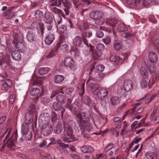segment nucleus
Instances as JSON below:
<instances>
[{
	"mask_svg": "<svg viewBox=\"0 0 159 159\" xmlns=\"http://www.w3.org/2000/svg\"><path fill=\"white\" fill-rule=\"evenodd\" d=\"M91 88V92L94 95H96L98 100L101 101L100 103L103 107H105L107 104L105 98L107 96L108 91L105 89L100 88V86L98 85H95L91 84L90 85Z\"/></svg>",
	"mask_w": 159,
	"mask_h": 159,
	"instance_id": "nucleus-1",
	"label": "nucleus"
},
{
	"mask_svg": "<svg viewBox=\"0 0 159 159\" xmlns=\"http://www.w3.org/2000/svg\"><path fill=\"white\" fill-rule=\"evenodd\" d=\"M75 109L76 111H74V114L76 118L77 125H80V126L82 127L81 124L83 123L89 122V120L91 116L90 112L87 110L81 113L80 111L82 109V104L81 107H77Z\"/></svg>",
	"mask_w": 159,
	"mask_h": 159,
	"instance_id": "nucleus-2",
	"label": "nucleus"
},
{
	"mask_svg": "<svg viewBox=\"0 0 159 159\" xmlns=\"http://www.w3.org/2000/svg\"><path fill=\"white\" fill-rule=\"evenodd\" d=\"M64 133L66 134L67 135L69 136L68 137L66 135L63 134H62L61 138L65 142H71L78 140V138L72 136L73 130L72 128H69L64 126Z\"/></svg>",
	"mask_w": 159,
	"mask_h": 159,
	"instance_id": "nucleus-3",
	"label": "nucleus"
},
{
	"mask_svg": "<svg viewBox=\"0 0 159 159\" xmlns=\"http://www.w3.org/2000/svg\"><path fill=\"white\" fill-rule=\"evenodd\" d=\"M78 88L79 93L82 97V102L85 104L89 106L91 102V100L90 97L87 95L82 96L84 93V83H82L80 84Z\"/></svg>",
	"mask_w": 159,
	"mask_h": 159,
	"instance_id": "nucleus-4",
	"label": "nucleus"
},
{
	"mask_svg": "<svg viewBox=\"0 0 159 159\" xmlns=\"http://www.w3.org/2000/svg\"><path fill=\"white\" fill-rule=\"evenodd\" d=\"M49 6L50 9L51 11L56 14H58L56 16V18H54V22L56 24L57 23L58 25L60 24L62 22V19L60 15H61L63 17L65 18V15L63 13L62 11L61 10L55 7V6H52V5H49Z\"/></svg>",
	"mask_w": 159,
	"mask_h": 159,
	"instance_id": "nucleus-5",
	"label": "nucleus"
},
{
	"mask_svg": "<svg viewBox=\"0 0 159 159\" xmlns=\"http://www.w3.org/2000/svg\"><path fill=\"white\" fill-rule=\"evenodd\" d=\"M51 120L50 122L53 127H55V131L57 134L60 133L62 131V126L61 124L57 123L56 121L57 120V116L55 112L52 111L51 115Z\"/></svg>",
	"mask_w": 159,
	"mask_h": 159,
	"instance_id": "nucleus-6",
	"label": "nucleus"
},
{
	"mask_svg": "<svg viewBox=\"0 0 159 159\" xmlns=\"http://www.w3.org/2000/svg\"><path fill=\"white\" fill-rule=\"evenodd\" d=\"M159 77H157L155 76H152L151 77L149 81L148 84V81L144 79H142L141 81V85L143 88H146L148 86L149 88H151L155 82L158 80Z\"/></svg>",
	"mask_w": 159,
	"mask_h": 159,
	"instance_id": "nucleus-7",
	"label": "nucleus"
},
{
	"mask_svg": "<svg viewBox=\"0 0 159 159\" xmlns=\"http://www.w3.org/2000/svg\"><path fill=\"white\" fill-rule=\"evenodd\" d=\"M63 63L65 66L69 67L72 70H75L77 69V66L75 63L74 60L71 57H66L64 60Z\"/></svg>",
	"mask_w": 159,
	"mask_h": 159,
	"instance_id": "nucleus-8",
	"label": "nucleus"
},
{
	"mask_svg": "<svg viewBox=\"0 0 159 159\" xmlns=\"http://www.w3.org/2000/svg\"><path fill=\"white\" fill-rule=\"evenodd\" d=\"M71 101L72 100L71 99H68L67 103L65 105V107L66 108H68L72 112L74 113L75 112V111H74L76 110L75 108H76V106L79 107H81L82 103L80 102L75 101L74 103L71 105ZM75 111H76V110H75Z\"/></svg>",
	"mask_w": 159,
	"mask_h": 159,
	"instance_id": "nucleus-9",
	"label": "nucleus"
},
{
	"mask_svg": "<svg viewBox=\"0 0 159 159\" xmlns=\"http://www.w3.org/2000/svg\"><path fill=\"white\" fill-rule=\"evenodd\" d=\"M81 124L82 127L80 126V125H78V127L77 128L78 129V132L81 134H83L84 133L85 129L87 131H90L92 129V126L90 125L89 122L83 123Z\"/></svg>",
	"mask_w": 159,
	"mask_h": 159,
	"instance_id": "nucleus-10",
	"label": "nucleus"
},
{
	"mask_svg": "<svg viewBox=\"0 0 159 159\" xmlns=\"http://www.w3.org/2000/svg\"><path fill=\"white\" fill-rule=\"evenodd\" d=\"M53 125L51 123L48 125L43 124L42 126V133L45 136L50 134L53 130Z\"/></svg>",
	"mask_w": 159,
	"mask_h": 159,
	"instance_id": "nucleus-11",
	"label": "nucleus"
},
{
	"mask_svg": "<svg viewBox=\"0 0 159 159\" xmlns=\"http://www.w3.org/2000/svg\"><path fill=\"white\" fill-rule=\"evenodd\" d=\"M79 30L81 31L82 37L83 39V42L87 46H89L88 41L87 38H89L92 35V33L89 31H87L82 28L81 27L79 29Z\"/></svg>",
	"mask_w": 159,
	"mask_h": 159,
	"instance_id": "nucleus-12",
	"label": "nucleus"
},
{
	"mask_svg": "<svg viewBox=\"0 0 159 159\" xmlns=\"http://www.w3.org/2000/svg\"><path fill=\"white\" fill-rule=\"evenodd\" d=\"M50 115L47 113H42L40 115L39 120V122H42L43 124L48 125V124L51 123L50 122Z\"/></svg>",
	"mask_w": 159,
	"mask_h": 159,
	"instance_id": "nucleus-13",
	"label": "nucleus"
},
{
	"mask_svg": "<svg viewBox=\"0 0 159 159\" xmlns=\"http://www.w3.org/2000/svg\"><path fill=\"white\" fill-rule=\"evenodd\" d=\"M1 89L4 91H7L9 88L12 87L13 83L11 80L10 79H6L2 80Z\"/></svg>",
	"mask_w": 159,
	"mask_h": 159,
	"instance_id": "nucleus-14",
	"label": "nucleus"
},
{
	"mask_svg": "<svg viewBox=\"0 0 159 159\" xmlns=\"http://www.w3.org/2000/svg\"><path fill=\"white\" fill-rule=\"evenodd\" d=\"M55 39L54 32L51 31L46 35L45 39V42L47 45H50L51 44Z\"/></svg>",
	"mask_w": 159,
	"mask_h": 159,
	"instance_id": "nucleus-15",
	"label": "nucleus"
},
{
	"mask_svg": "<svg viewBox=\"0 0 159 159\" xmlns=\"http://www.w3.org/2000/svg\"><path fill=\"white\" fill-rule=\"evenodd\" d=\"M53 107L55 111H61V117L62 118L65 110V108L62 107V105L59 102H55L53 104Z\"/></svg>",
	"mask_w": 159,
	"mask_h": 159,
	"instance_id": "nucleus-16",
	"label": "nucleus"
},
{
	"mask_svg": "<svg viewBox=\"0 0 159 159\" xmlns=\"http://www.w3.org/2000/svg\"><path fill=\"white\" fill-rule=\"evenodd\" d=\"M53 18L52 16L51 12L46 11L43 18V21L46 23L50 24L53 22Z\"/></svg>",
	"mask_w": 159,
	"mask_h": 159,
	"instance_id": "nucleus-17",
	"label": "nucleus"
},
{
	"mask_svg": "<svg viewBox=\"0 0 159 159\" xmlns=\"http://www.w3.org/2000/svg\"><path fill=\"white\" fill-rule=\"evenodd\" d=\"M124 59V57L122 55L119 56L115 55H111L109 58V59L111 61L119 63H122Z\"/></svg>",
	"mask_w": 159,
	"mask_h": 159,
	"instance_id": "nucleus-18",
	"label": "nucleus"
},
{
	"mask_svg": "<svg viewBox=\"0 0 159 159\" xmlns=\"http://www.w3.org/2000/svg\"><path fill=\"white\" fill-rule=\"evenodd\" d=\"M133 86L132 82L130 80H126L124 83V89L126 92H128L131 91L132 89Z\"/></svg>",
	"mask_w": 159,
	"mask_h": 159,
	"instance_id": "nucleus-19",
	"label": "nucleus"
},
{
	"mask_svg": "<svg viewBox=\"0 0 159 159\" xmlns=\"http://www.w3.org/2000/svg\"><path fill=\"white\" fill-rule=\"evenodd\" d=\"M6 48L3 45H0V57H3L6 61L9 60L10 56L6 54Z\"/></svg>",
	"mask_w": 159,
	"mask_h": 159,
	"instance_id": "nucleus-20",
	"label": "nucleus"
},
{
	"mask_svg": "<svg viewBox=\"0 0 159 159\" xmlns=\"http://www.w3.org/2000/svg\"><path fill=\"white\" fill-rule=\"evenodd\" d=\"M102 15V12L100 11H93L90 13L89 16L91 18L94 20L95 22L99 18H100Z\"/></svg>",
	"mask_w": 159,
	"mask_h": 159,
	"instance_id": "nucleus-21",
	"label": "nucleus"
},
{
	"mask_svg": "<svg viewBox=\"0 0 159 159\" xmlns=\"http://www.w3.org/2000/svg\"><path fill=\"white\" fill-rule=\"evenodd\" d=\"M82 152L84 153H91L94 151L93 148L90 145H85L81 148Z\"/></svg>",
	"mask_w": 159,
	"mask_h": 159,
	"instance_id": "nucleus-22",
	"label": "nucleus"
},
{
	"mask_svg": "<svg viewBox=\"0 0 159 159\" xmlns=\"http://www.w3.org/2000/svg\"><path fill=\"white\" fill-rule=\"evenodd\" d=\"M74 90V89L73 88H66V87H61L59 89V92L64 93L63 91L65 92L69 95H70L72 92Z\"/></svg>",
	"mask_w": 159,
	"mask_h": 159,
	"instance_id": "nucleus-23",
	"label": "nucleus"
},
{
	"mask_svg": "<svg viewBox=\"0 0 159 159\" xmlns=\"http://www.w3.org/2000/svg\"><path fill=\"white\" fill-rule=\"evenodd\" d=\"M12 58L16 61H19L21 59V55L19 51L15 50L11 53Z\"/></svg>",
	"mask_w": 159,
	"mask_h": 159,
	"instance_id": "nucleus-24",
	"label": "nucleus"
},
{
	"mask_svg": "<svg viewBox=\"0 0 159 159\" xmlns=\"http://www.w3.org/2000/svg\"><path fill=\"white\" fill-rule=\"evenodd\" d=\"M83 41L82 38L79 36H76L73 39V43L75 46L79 47L82 44Z\"/></svg>",
	"mask_w": 159,
	"mask_h": 159,
	"instance_id": "nucleus-25",
	"label": "nucleus"
},
{
	"mask_svg": "<svg viewBox=\"0 0 159 159\" xmlns=\"http://www.w3.org/2000/svg\"><path fill=\"white\" fill-rule=\"evenodd\" d=\"M149 58L151 62L155 63L157 61L158 57L155 52H151L149 54Z\"/></svg>",
	"mask_w": 159,
	"mask_h": 159,
	"instance_id": "nucleus-26",
	"label": "nucleus"
},
{
	"mask_svg": "<svg viewBox=\"0 0 159 159\" xmlns=\"http://www.w3.org/2000/svg\"><path fill=\"white\" fill-rule=\"evenodd\" d=\"M39 26H40L41 34H43L44 30V25L43 23L40 24L39 22L34 21L31 24V26L34 28H37Z\"/></svg>",
	"mask_w": 159,
	"mask_h": 159,
	"instance_id": "nucleus-27",
	"label": "nucleus"
},
{
	"mask_svg": "<svg viewBox=\"0 0 159 159\" xmlns=\"http://www.w3.org/2000/svg\"><path fill=\"white\" fill-rule=\"evenodd\" d=\"M62 2L64 6V10L65 12L66 15L67 16L70 13V7L69 6L70 2L68 0H64V1H63Z\"/></svg>",
	"mask_w": 159,
	"mask_h": 159,
	"instance_id": "nucleus-28",
	"label": "nucleus"
},
{
	"mask_svg": "<svg viewBox=\"0 0 159 159\" xmlns=\"http://www.w3.org/2000/svg\"><path fill=\"white\" fill-rule=\"evenodd\" d=\"M120 100L117 96H113L110 99V102L111 105L114 106H117L120 103Z\"/></svg>",
	"mask_w": 159,
	"mask_h": 159,
	"instance_id": "nucleus-29",
	"label": "nucleus"
},
{
	"mask_svg": "<svg viewBox=\"0 0 159 159\" xmlns=\"http://www.w3.org/2000/svg\"><path fill=\"white\" fill-rule=\"evenodd\" d=\"M29 131V126L27 123L23 124L21 127V132L24 135L27 134Z\"/></svg>",
	"mask_w": 159,
	"mask_h": 159,
	"instance_id": "nucleus-30",
	"label": "nucleus"
},
{
	"mask_svg": "<svg viewBox=\"0 0 159 159\" xmlns=\"http://www.w3.org/2000/svg\"><path fill=\"white\" fill-rule=\"evenodd\" d=\"M117 23L116 20L115 18H110L107 20L106 21V24L109 25H110L112 27V29L113 30L115 28Z\"/></svg>",
	"mask_w": 159,
	"mask_h": 159,
	"instance_id": "nucleus-31",
	"label": "nucleus"
},
{
	"mask_svg": "<svg viewBox=\"0 0 159 159\" xmlns=\"http://www.w3.org/2000/svg\"><path fill=\"white\" fill-rule=\"evenodd\" d=\"M15 46L17 48L19 49V50H20L22 52H24L26 50V46L23 43H18L16 44Z\"/></svg>",
	"mask_w": 159,
	"mask_h": 159,
	"instance_id": "nucleus-32",
	"label": "nucleus"
},
{
	"mask_svg": "<svg viewBox=\"0 0 159 159\" xmlns=\"http://www.w3.org/2000/svg\"><path fill=\"white\" fill-rule=\"evenodd\" d=\"M56 100L59 103H64L66 101V98L64 95L59 94L57 96Z\"/></svg>",
	"mask_w": 159,
	"mask_h": 159,
	"instance_id": "nucleus-33",
	"label": "nucleus"
},
{
	"mask_svg": "<svg viewBox=\"0 0 159 159\" xmlns=\"http://www.w3.org/2000/svg\"><path fill=\"white\" fill-rule=\"evenodd\" d=\"M140 74L144 78H147L148 76V70L146 68L144 67H142L141 68Z\"/></svg>",
	"mask_w": 159,
	"mask_h": 159,
	"instance_id": "nucleus-34",
	"label": "nucleus"
},
{
	"mask_svg": "<svg viewBox=\"0 0 159 159\" xmlns=\"http://www.w3.org/2000/svg\"><path fill=\"white\" fill-rule=\"evenodd\" d=\"M65 77L62 75H57L54 78V82L57 84L61 83L64 80Z\"/></svg>",
	"mask_w": 159,
	"mask_h": 159,
	"instance_id": "nucleus-35",
	"label": "nucleus"
},
{
	"mask_svg": "<svg viewBox=\"0 0 159 159\" xmlns=\"http://www.w3.org/2000/svg\"><path fill=\"white\" fill-rule=\"evenodd\" d=\"M33 115L27 112L25 117V123H27L28 124L31 123L33 120Z\"/></svg>",
	"mask_w": 159,
	"mask_h": 159,
	"instance_id": "nucleus-36",
	"label": "nucleus"
},
{
	"mask_svg": "<svg viewBox=\"0 0 159 159\" xmlns=\"http://www.w3.org/2000/svg\"><path fill=\"white\" fill-rule=\"evenodd\" d=\"M36 111L35 109V107L34 105H30L28 107V112L27 113L30 114L33 116L34 115H35L36 116Z\"/></svg>",
	"mask_w": 159,
	"mask_h": 159,
	"instance_id": "nucleus-37",
	"label": "nucleus"
},
{
	"mask_svg": "<svg viewBox=\"0 0 159 159\" xmlns=\"http://www.w3.org/2000/svg\"><path fill=\"white\" fill-rule=\"evenodd\" d=\"M123 45L121 41L119 40L115 41L114 43V46L115 50L118 51L120 49Z\"/></svg>",
	"mask_w": 159,
	"mask_h": 159,
	"instance_id": "nucleus-38",
	"label": "nucleus"
},
{
	"mask_svg": "<svg viewBox=\"0 0 159 159\" xmlns=\"http://www.w3.org/2000/svg\"><path fill=\"white\" fill-rule=\"evenodd\" d=\"M146 156L148 159H157V155L155 152H148L146 153Z\"/></svg>",
	"mask_w": 159,
	"mask_h": 159,
	"instance_id": "nucleus-39",
	"label": "nucleus"
},
{
	"mask_svg": "<svg viewBox=\"0 0 159 159\" xmlns=\"http://www.w3.org/2000/svg\"><path fill=\"white\" fill-rule=\"evenodd\" d=\"M117 30L118 31L122 32L126 31L127 28L124 23H120L117 26Z\"/></svg>",
	"mask_w": 159,
	"mask_h": 159,
	"instance_id": "nucleus-40",
	"label": "nucleus"
},
{
	"mask_svg": "<svg viewBox=\"0 0 159 159\" xmlns=\"http://www.w3.org/2000/svg\"><path fill=\"white\" fill-rule=\"evenodd\" d=\"M50 68L48 67H42L39 69L38 73L40 75L46 74L50 70Z\"/></svg>",
	"mask_w": 159,
	"mask_h": 159,
	"instance_id": "nucleus-41",
	"label": "nucleus"
},
{
	"mask_svg": "<svg viewBox=\"0 0 159 159\" xmlns=\"http://www.w3.org/2000/svg\"><path fill=\"white\" fill-rule=\"evenodd\" d=\"M34 35L32 31H29L26 35V39L30 42H32L34 40Z\"/></svg>",
	"mask_w": 159,
	"mask_h": 159,
	"instance_id": "nucleus-42",
	"label": "nucleus"
},
{
	"mask_svg": "<svg viewBox=\"0 0 159 159\" xmlns=\"http://www.w3.org/2000/svg\"><path fill=\"white\" fill-rule=\"evenodd\" d=\"M63 1V0H52L49 5L59 7L61 5Z\"/></svg>",
	"mask_w": 159,
	"mask_h": 159,
	"instance_id": "nucleus-43",
	"label": "nucleus"
},
{
	"mask_svg": "<svg viewBox=\"0 0 159 159\" xmlns=\"http://www.w3.org/2000/svg\"><path fill=\"white\" fill-rule=\"evenodd\" d=\"M13 43L15 44L16 45V44L18 43H20L19 41L20 40V37L19 34L16 33H14L13 35Z\"/></svg>",
	"mask_w": 159,
	"mask_h": 159,
	"instance_id": "nucleus-44",
	"label": "nucleus"
},
{
	"mask_svg": "<svg viewBox=\"0 0 159 159\" xmlns=\"http://www.w3.org/2000/svg\"><path fill=\"white\" fill-rule=\"evenodd\" d=\"M157 95V93H155L149 96L146 100L145 103L146 104H148L150 103L155 98Z\"/></svg>",
	"mask_w": 159,
	"mask_h": 159,
	"instance_id": "nucleus-45",
	"label": "nucleus"
},
{
	"mask_svg": "<svg viewBox=\"0 0 159 159\" xmlns=\"http://www.w3.org/2000/svg\"><path fill=\"white\" fill-rule=\"evenodd\" d=\"M40 90L37 88H33L30 91V94L34 96L37 95L40 92Z\"/></svg>",
	"mask_w": 159,
	"mask_h": 159,
	"instance_id": "nucleus-46",
	"label": "nucleus"
},
{
	"mask_svg": "<svg viewBox=\"0 0 159 159\" xmlns=\"http://www.w3.org/2000/svg\"><path fill=\"white\" fill-rule=\"evenodd\" d=\"M103 15H102L100 18H99L95 22V23L98 25H102L105 22V19L103 17Z\"/></svg>",
	"mask_w": 159,
	"mask_h": 159,
	"instance_id": "nucleus-47",
	"label": "nucleus"
},
{
	"mask_svg": "<svg viewBox=\"0 0 159 159\" xmlns=\"http://www.w3.org/2000/svg\"><path fill=\"white\" fill-rule=\"evenodd\" d=\"M75 24V19L73 18L69 19L67 22V24L68 26L71 28H74V25Z\"/></svg>",
	"mask_w": 159,
	"mask_h": 159,
	"instance_id": "nucleus-48",
	"label": "nucleus"
},
{
	"mask_svg": "<svg viewBox=\"0 0 159 159\" xmlns=\"http://www.w3.org/2000/svg\"><path fill=\"white\" fill-rule=\"evenodd\" d=\"M114 147V145L112 143H109L105 148L104 152H107L112 149Z\"/></svg>",
	"mask_w": 159,
	"mask_h": 159,
	"instance_id": "nucleus-49",
	"label": "nucleus"
},
{
	"mask_svg": "<svg viewBox=\"0 0 159 159\" xmlns=\"http://www.w3.org/2000/svg\"><path fill=\"white\" fill-rule=\"evenodd\" d=\"M94 81V79L93 77H90L87 82V84L88 85V87L89 89L91 91V88L90 87V85L91 84H93L95 85H98V84H95L93 82Z\"/></svg>",
	"mask_w": 159,
	"mask_h": 159,
	"instance_id": "nucleus-50",
	"label": "nucleus"
},
{
	"mask_svg": "<svg viewBox=\"0 0 159 159\" xmlns=\"http://www.w3.org/2000/svg\"><path fill=\"white\" fill-rule=\"evenodd\" d=\"M134 36V35L129 32L125 33L122 34V37L126 39H131Z\"/></svg>",
	"mask_w": 159,
	"mask_h": 159,
	"instance_id": "nucleus-51",
	"label": "nucleus"
},
{
	"mask_svg": "<svg viewBox=\"0 0 159 159\" xmlns=\"http://www.w3.org/2000/svg\"><path fill=\"white\" fill-rule=\"evenodd\" d=\"M41 103L44 105H46L50 101V99L48 97H43L41 98Z\"/></svg>",
	"mask_w": 159,
	"mask_h": 159,
	"instance_id": "nucleus-52",
	"label": "nucleus"
},
{
	"mask_svg": "<svg viewBox=\"0 0 159 159\" xmlns=\"http://www.w3.org/2000/svg\"><path fill=\"white\" fill-rule=\"evenodd\" d=\"M57 49L56 48L53 49L50 52L49 54L47 56V58H50L55 56L57 52Z\"/></svg>",
	"mask_w": 159,
	"mask_h": 159,
	"instance_id": "nucleus-53",
	"label": "nucleus"
},
{
	"mask_svg": "<svg viewBox=\"0 0 159 159\" xmlns=\"http://www.w3.org/2000/svg\"><path fill=\"white\" fill-rule=\"evenodd\" d=\"M43 15V14L42 11L40 10H37L35 12L34 16L36 18H40L42 17Z\"/></svg>",
	"mask_w": 159,
	"mask_h": 159,
	"instance_id": "nucleus-54",
	"label": "nucleus"
},
{
	"mask_svg": "<svg viewBox=\"0 0 159 159\" xmlns=\"http://www.w3.org/2000/svg\"><path fill=\"white\" fill-rule=\"evenodd\" d=\"M67 127H69V128H73L74 127L75 128V122L72 120H70L67 123Z\"/></svg>",
	"mask_w": 159,
	"mask_h": 159,
	"instance_id": "nucleus-55",
	"label": "nucleus"
},
{
	"mask_svg": "<svg viewBox=\"0 0 159 159\" xmlns=\"http://www.w3.org/2000/svg\"><path fill=\"white\" fill-rule=\"evenodd\" d=\"M104 66L102 64H99L96 66V70L99 72L102 71L104 69Z\"/></svg>",
	"mask_w": 159,
	"mask_h": 159,
	"instance_id": "nucleus-56",
	"label": "nucleus"
},
{
	"mask_svg": "<svg viewBox=\"0 0 159 159\" xmlns=\"http://www.w3.org/2000/svg\"><path fill=\"white\" fill-rule=\"evenodd\" d=\"M67 27L65 25H61L59 28V30L61 33H64L66 30Z\"/></svg>",
	"mask_w": 159,
	"mask_h": 159,
	"instance_id": "nucleus-57",
	"label": "nucleus"
},
{
	"mask_svg": "<svg viewBox=\"0 0 159 159\" xmlns=\"http://www.w3.org/2000/svg\"><path fill=\"white\" fill-rule=\"evenodd\" d=\"M97 49L99 51H102L104 49V46L102 43L98 44L96 46Z\"/></svg>",
	"mask_w": 159,
	"mask_h": 159,
	"instance_id": "nucleus-58",
	"label": "nucleus"
},
{
	"mask_svg": "<svg viewBox=\"0 0 159 159\" xmlns=\"http://www.w3.org/2000/svg\"><path fill=\"white\" fill-rule=\"evenodd\" d=\"M69 48L68 46L66 44H62L60 48L61 50L63 52L67 51Z\"/></svg>",
	"mask_w": 159,
	"mask_h": 159,
	"instance_id": "nucleus-59",
	"label": "nucleus"
},
{
	"mask_svg": "<svg viewBox=\"0 0 159 159\" xmlns=\"http://www.w3.org/2000/svg\"><path fill=\"white\" fill-rule=\"evenodd\" d=\"M146 119V117H145L144 118L141 120V121L137 125V126L135 128V129H136L140 128V127L142 126L143 125L144 123L145 120Z\"/></svg>",
	"mask_w": 159,
	"mask_h": 159,
	"instance_id": "nucleus-60",
	"label": "nucleus"
},
{
	"mask_svg": "<svg viewBox=\"0 0 159 159\" xmlns=\"http://www.w3.org/2000/svg\"><path fill=\"white\" fill-rule=\"evenodd\" d=\"M93 55L94 58L98 59L100 57V55L96 51H94L93 52Z\"/></svg>",
	"mask_w": 159,
	"mask_h": 159,
	"instance_id": "nucleus-61",
	"label": "nucleus"
},
{
	"mask_svg": "<svg viewBox=\"0 0 159 159\" xmlns=\"http://www.w3.org/2000/svg\"><path fill=\"white\" fill-rule=\"evenodd\" d=\"M154 44L156 47V48L159 52V39H157L155 40Z\"/></svg>",
	"mask_w": 159,
	"mask_h": 159,
	"instance_id": "nucleus-62",
	"label": "nucleus"
},
{
	"mask_svg": "<svg viewBox=\"0 0 159 159\" xmlns=\"http://www.w3.org/2000/svg\"><path fill=\"white\" fill-rule=\"evenodd\" d=\"M104 36L103 33L101 31L98 30L97 32L96 36L99 38H102Z\"/></svg>",
	"mask_w": 159,
	"mask_h": 159,
	"instance_id": "nucleus-63",
	"label": "nucleus"
},
{
	"mask_svg": "<svg viewBox=\"0 0 159 159\" xmlns=\"http://www.w3.org/2000/svg\"><path fill=\"white\" fill-rule=\"evenodd\" d=\"M76 8H78L80 5L79 0H71Z\"/></svg>",
	"mask_w": 159,
	"mask_h": 159,
	"instance_id": "nucleus-64",
	"label": "nucleus"
}]
</instances>
